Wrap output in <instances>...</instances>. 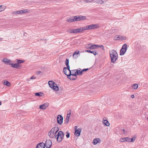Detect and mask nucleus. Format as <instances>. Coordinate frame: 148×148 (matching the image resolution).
<instances>
[{"label":"nucleus","instance_id":"nucleus-1","mask_svg":"<svg viewBox=\"0 0 148 148\" xmlns=\"http://www.w3.org/2000/svg\"><path fill=\"white\" fill-rule=\"evenodd\" d=\"M59 128L55 127L52 128L48 133V135L50 138L56 139L57 141L61 142L64 137V134L62 131H60L56 134L59 131Z\"/></svg>","mask_w":148,"mask_h":148},{"label":"nucleus","instance_id":"nucleus-2","mask_svg":"<svg viewBox=\"0 0 148 148\" xmlns=\"http://www.w3.org/2000/svg\"><path fill=\"white\" fill-rule=\"evenodd\" d=\"M110 54L111 62H114L118 58V54L114 50H112L110 52Z\"/></svg>","mask_w":148,"mask_h":148},{"label":"nucleus","instance_id":"nucleus-3","mask_svg":"<svg viewBox=\"0 0 148 148\" xmlns=\"http://www.w3.org/2000/svg\"><path fill=\"white\" fill-rule=\"evenodd\" d=\"M83 27L84 28V31L85 30L92 29L97 28L99 27V25L98 24H95L89 25Z\"/></svg>","mask_w":148,"mask_h":148},{"label":"nucleus","instance_id":"nucleus-4","mask_svg":"<svg viewBox=\"0 0 148 148\" xmlns=\"http://www.w3.org/2000/svg\"><path fill=\"white\" fill-rule=\"evenodd\" d=\"M48 84L49 87L53 90L56 91L59 90V88L57 84L53 81H49Z\"/></svg>","mask_w":148,"mask_h":148},{"label":"nucleus","instance_id":"nucleus-5","mask_svg":"<svg viewBox=\"0 0 148 148\" xmlns=\"http://www.w3.org/2000/svg\"><path fill=\"white\" fill-rule=\"evenodd\" d=\"M127 49V45L126 44H124L121 48V56L124 55Z\"/></svg>","mask_w":148,"mask_h":148},{"label":"nucleus","instance_id":"nucleus-6","mask_svg":"<svg viewBox=\"0 0 148 148\" xmlns=\"http://www.w3.org/2000/svg\"><path fill=\"white\" fill-rule=\"evenodd\" d=\"M57 121L59 125H61L62 123L63 117L60 115H58L57 116Z\"/></svg>","mask_w":148,"mask_h":148},{"label":"nucleus","instance_id":"nucleus-7","mask_svg":"<svg viewBox=\"0 0 148 148\" xmlns=\"http://www.w3.org/2000/svg\"><path fill=\"white\" fill-rule=\"evenodd\" d=\"M44 145L46 148H50L52 145L51 141L50 140H47Z\"/></svg>","mask_w":148,"mask_h":148},{"label":"nucleus","instance_id":"nucleus-8","mask_svg":"<svg viewBox=\"0 0 148 148\" xmlns=\"http://www.w3.org/2000/svg\"><path fill=\"white\" fill-rule=\"evenodd\" d=\"M2 61L6 64L11 65L12 64L13 62L10 60L9 59L4 58L2 60Z\"/></svg>","mask_w":148,"mask_h":148},{"label":"nucleus","instance_id":"nucleus-9","mask_svg":"<svg viewBox=\"0 0 148 148\" xmlns=\"http://www.w3.org/2000/svg\"><path fill=\"white\" fill-rule=\"evenodd\" d=\"M84 31V30L83 27H82L80 28L75 29V34H77L79 33H82Z\"/></svg>","mask_w":148,"mask_h":148},{"label":"nucleus","instance_id":"nucleus-10","mask_svg":"<svg viewBox=\"0 0 148 148\" xmlns=\"http://www.w3.org/2000/svg\"><path fill=\"white\" fill-rule=\"evenodd\" d=\"M49 106V103H44L42 105L39 106V108L42 110H45Z\"/></svg>","mask_w":148,"mask_h":148},{"label":"nucleus","instance_id":"nucleus-11","mask_svg":"<svg viewBox=\"0 0 148 148\" xmlns=\"http://www.w3.org/2000/svg\"><path fill=\"white\" fill-rule=\"evenodd\" d=\"M11 66L13 68L18 69H20L21 67V65L18 64L17 63H15L14 64L13 62L12 63V64L11 65Z\"/></svg>","mask_w":148,"mask_h":148},{"label":"nucleus","instance_id":"nucleus-12","mask_svg":"<svg viewBox=\"0 0 148 148\" xmlns=\"http://www.w3.org/2000/svg\"><path fill=\"white\" fill-rule=\"evenodd\" d=\"M81 128H79L77 129V130H75V134L77 136H80V133L81 132Z\"/></svg>","mask_w":148,"mask_h":148},{"label":"nucleus","instance_id":"nucleus-13","mask_svg":"<svg viewBox=\"0 0 148 148\" xmlns=\"http://www.w3.org/2000/svg\"><path fill=\"white\" fill-rule=\"evenodd\" d=\"M67 77L68 78L71 80H75L77 78V77H74V76H72L71 74V72L69 73V74L67 75Z\"/></svg>","mask_w":148,"mask_h":148},{"label":"nucleus","instance_id":"nucleus-14","mask_svg":"<svg viewBox=\"0 0 148 148\" xmlns=\"http://www.w3.org/2000/svg\"><path fill=\"white\" fill-rule=\"evenodd\" d=\"M78 54L79 55V51L78 50L75 51L73 54V57L74 59L77 58L78 56Z\"/></svg>","mask_w":148,"mask_h":148},{"label":"nucleus","instance_id":"nucleus-15","mask_svg":"<svg viewBox=\"0 0 148 148\" xmlns=\"http://www.w3.org/2000/svg\"><path fill=\"white\" fill-rule=\"evenodd\" d=\"M100 142V140L99 138H96L94 139L92 143L94 145H96L97 143Z\"/></svg>","mask_w":148,"mask_h":148},{"label":"nucleus","instance_id":"nucleus-16","mask_svg":"<svg viewBox=\"0 0 148 148\" xmlns=\"http://www.w3.org/2000/svg\"><path fill=\"white\" fill-rule=\"evenodd\" d=\"M44 143H39L36 146V148H45Z\"/></svg>","mask_w":148,"mask_h":148},{"label":"nucleus","instance_id":"nucleus-17","mask_svg":"<svg viewBox=\"0 0 148 148\" xmlns=\"http://www.w3.org/2000/svg\"><path fill=\"white\" fill-rule=\"evenodd\" d=\"M99 47L98 45H90L89 47V48L90 49H94L97 48Z\"/></svg>","mask_w":148,"mask_h":148},{"label":"nucleus","instance_id":"nucleus-18","mask_svg":"<svg viewBox=\"0 0 148 148\" xmlns=\"http://www.w3.org/2000/svg\"><path fill=\"white\" fill-rule=\"evenodd\" d=\"M77 69L73 70L71 71V74L72 76L74 77H77Z\"/></svg>","mask_w":148,"mask_h":148},{"label":"nucleus","instance_id":"nucleus-19","mask_svg":"<svg viewBox=\"0 0 148 148\" xmlns=\"http://www.w3.org/2000/svg\"><path fill=\"white\" fill-rule=\"evenodd\" d=\"M76 72L77 76L78 75H82L83 72L82 70L80 69H77Z\"/></svg>","mask_w":148,"mask_h":148},{"label":"nucleus","instance_id":"nucleus-20","mask_svg":"<svg viewBox=\"0 0 148 148\" xmlns=\"http://www.w3.org/2000/svg\"><path fill=\"white\" fill-rule=\"evenodd\" d=\"M66 21L69 22H74L73 16L71 17L68 18Z\"/></svg>","mask_w":148,"mask_h":148},{"label":"nucleus","instance_id":"nucleus-21","mask_svg":"<svg viewBox=\"0 0 148 148\" xmlns=\"http://www.w3.org/2000/svg\"><path fill=\"white\" fill-rule=\"evenodd\" d=\"M74 21H80V18L79 16H73Z\"/></svg>","mask_w":148,"mask_h":148},{"label":"nucleus","instance_id":"nucleus-22","mask_svg":"<svg viewBox=\"0 0 148 148\" xmlns=\"http://www.w3.org/2000/svg\"><path fill=\"white\" fill-rule=\"evenodd\" d=\"M35 95L36 96H38L39 97H42L44 95V94L41 92H36L35 93Z\"/></svg>","mask_w":148,"mask_h":148},{"label":"nucleus","instance_id":"nucleus-23","mask_svg":"<svg viewBox=\"0 0 148 148\" xmlns=\"http://www.w3.org/2000/svg\"><path fill=\"white\" fill-rule=\"evenodd\" d=\"M103 124L107 126H109L110 123L109 122L106 120H103Z\"/></svg>","mask_w":148,"mask_h":148},{"label":"nucleus","instance_id":"nucleus-24","mask_svg":"<svg viewBox=\"0 0 148 148\" xmlns=\"http://www.w3.org/2000/svg\"><path fill=\"white\" fill-rule=\"evenodd\" d=\"M21 11L19 10L18 11H16L13 12L12 13V14L15 15V14H21Z\"/></svg>","mask_w":148,"mask_h":148},{"label":"nucleus","instance_id":"nucleus-25","mask_svg":"<svg viewBox=\"0 0 148 148\" xmlns=\"http://www.w3.org/2000/svg\"><path fill=\"white\" fill-rule=\"evenodd\" d=\"M6 8V6L4 5H0V12L4 10Z\"/></svg>","mask_w":148,"mask_h":148},{"label":"nucleus","instance_id":"nucleus-26","mask_svg":"<svg viewBox=\"0 0 148 148\" xmlns=\"http://www.w3.org/2000/svg\"><path fill=\"white\" fill-rule=\"evenodd\" d=\"M137 136L136 135H134V136L132 137V138H130V142H134L135 141V140Z\"/></svg>","mask_w":148,"mask_h":148},{"label":"nucleus","instance_id":"nucleus-27","mask_svg":"<svg viewBox=\"0 0 148 148\" xmlns=\"http://www.w3.org/2000/svg\"><path fill=\"white\" fill-rule=\"evenodd\" d=\"M85 52H88L90 53H93L94 55H97V52L96 51H92L90 50H86Z\"/></svg>","mask_w":148,"mask_h":148},{"label":"nucleus","instance_id":"nucleus-28","mask_svg":"<svg viewBox=\"0 0 148 148\" xmlns=\"http://www.w3.org/2000/svg\"><path fill=\"white\" fill-rule=\"evenodd\" d=\"M3 84L8 86H10L11 85L10 83L7 80H6V81H4L3 83Z\"/></svg>","mask_w":148,"mask_h":148},{"label":"nucleus","instance_id":"nucleus-29","mask_svg":"<svg viewBox=\"0 0 148 148\" xmlns=\"http://www.w3.org/2000/svg\"><path fill=\"white\" fill-rule=\"evenodd\" d=\"M16 62L17 63L19 64L22 63L24 62V61L21 60H16Z\"/></svg>","mask_w":148,"mask_h":148},{"label":"nucleus","instance_id":"nucleus-30","mask_svg":"<svg viewBox=\"0 0 148 148\" xmlns=\"http://www.w3.org/2000/svg\"><path fill=\"white\" fill-rule=\"evenodd\" d=\"M138 87V85L137 84H134L132 86V88L133 89H136Z\"/></svg>","mask_w":148,"mask_h":148},{"label":"nucleus","instance_id":"nucleus-31","mask_svg":"<svg viewBox=\"0 0 148 148\" xmlns=\"http://www.w3.org/2000/svg\"><path fill=\"white\" fill-rule=\"evenodd\" d=\"M67 69L66 67H64L63 69V71L64 74L66 75L67 76L68 75V74H67Z\"/></svg>","mask_w":148,"mask_h":148},{"label":"nucleus","instance_id":"nucleus-32","mask_svg":"<svg viewBox=\"0 0 148 148\" xmlns=\"http://www.w3.org/2000/svg\"><path fill=\"white\" fill-rule=\"evenodd\" d=\"M95 1L99 4H102L104 3L103 1L102 0H97Z\"/></svg>","mask_w":148,"mask_h":148},{"label":"nucleus","instance_id":"nucleus-33","mask_svg":"<svg viewBox=\"0 0 148 148\" xmlns=\"http://www.w3.org/2000/svg\"><path fill=\"white\" fill-rule=\"evenodd\" d=\"M84 2L85 3H89L91 2H96L94 0H91V1H89L88 0H85L84 1Z\"/></svg>","mask_w":148,"mask_h":148},{"label":"nucleus","instance_id":"nucleus-34","mask_svg":"<svg viewBox=\"0 0 148 148\" xmlns=\"http://www.w3.org/2000/svg\"><path fill=\"white\" fill-rule=\"evenodd\" d=\"M21 14L23 13H25L29 12L28 11L27 9H25L23 10H21Z\"/></svg>","mask_w":148,"mask_h":148},{"label":"nucleus","instance_id":"nucleus-35","mask_svg":"<svg viewBox=\"0 0 148 148\" xmlns=\"http://www.w3.org/2000/svg\"><path fill=\"white\" fill-rule=\"evenodd\" d=\"M67 32L75 34V29L69 30L67 31Z\"/></svg>","mask_w":148,"mask_h":148},{"label":"nucleus","instance_id":"nucleus-36","mask_svg":"<svg viewBox=\"0 0 148 148\" xmlns=\"http://www.w3.org/2000/svg\"><path fill=\"white\" fill-rule=\"evenodd\" d=\"M79 18H80V21L84 20L86 19V17L85 16H79Z\"/></svg>","mask_w":148,"mask_h":148},{"label":"nucleus","instance_id":"nucleus-37","mask_svg":"<svg viewBox=\"0 0 148 148\" xmlns=\"http://www.w3.org/2000/svg\"><path fill=\"white\" fill-rule=\"evenodd\" d=\"M119 36L116 35L114 37V40H120Z\"/></svg>","mask_w":148,"mask_h":148},{"label":"nucleus","instance_id":"nucleus-38","mask_svg":"<svg viewBox=\"0 0 148 148\" xmlns=\"http://www.w3.org/2000/svg\"><path fill=\"white\" fill-rule=\"evenodd\" d=\"M66 66L67 67H66V68L67 69V70H68L67 71L68 72H69V73H70V72H71V71L70 70V66H69V65H67Z\"/></svg>","mask_w":148,"mask_h":148},{"label":"nucleus","instance_id":"nucleus-39","mask_svg":"<svg viewBox=\"0 0 148 148\" xmlns=\"http://www.w3.org/2000/svg\"><path fill=\"white\" fill-rule=\"evenodd\" d=\"M69 118L66 117L65 120V122L66 124H67L69 121Z\"/></svg>","mask_w":148,"mask_h":148},{"label":"nucleus","instance_id":"nucleus-40","mask_svg":"<svg viewBox=\"0 0 148 148\" xmlns=\"http://www.w3.org/2000/svg\"><path fill=\"white\" fill-rule=\"evenodd\" d=\"M69 60L68 59H66L65 64L66 66L69 65Z\"/></svg>","mask_w":148,"mask_h":148},{"label":"nucleus","instance_id":"nucleus-41","mask_svg":"<svg viewBox=\"0 0 148 148\" xmlns=\"http://www.w3.org/2000/svg\"><path fill=\"white\" fill-rule=\"evenodd\" d=\"M126 137L121 138V142L126 141Z\"/></svg>","mask_w":148,"mask_h":148},{"label":"nucleus","instance_id":"nucleus-42","mask_svg":"<svg viewBox=\"0 0 148 148\" xmlns=\"http://www.w3.org/2000/svg\"><path fill=\"white\" fill-rule=\"evenodd\" d=\"M66 136L67 138H68L70 137V133L68 131L66 132Z\"/></svg>","mask_w":148,"mask_h":148},{"label":"nucleus","instance_id":"nucleus-43","mask_svg":"<svg viewBox=\"0 0 148 148\" xmlns=\"http://www.w3.org/2000/svg\"><path fill=\"white\" fill-rule=\"evenodd\" d=\"M126 39V37L125 36H121V40H125Z\"/></svg>","mask_w":148,"mask_h":148},{"label":"nucleus","instance_id":"nucleus-44","mask_svg":"<svg viewBox=\"0 0 148 148\" xmlns=\"http://www.w3.org/2000/svg\"><path fill=\"white\" fill-rule=\"evenodd\" d=\"M130 138L129 137H126V141L128 142H130Z\"/></svg>","mask_w":148,"mask_h":148},{"label":"nucleus","instance_id":"nucleus-45","mask_svg":"<svg viewBox=\"0 0 148 148\" xmlns=\"http://www.w3.org/2000/svg\"><path fill=\"white\" fill-rule=\"evenodd\" d=\"M89 69L88 68H87V69H83V70H82V72H84V71H87L88 70H89Z\"/></svg>","mask_w":148,"mask_h":148},{"label":"nucleus","instance_id":"nucleus-46","mask_svg":"<svg viewBox=\"0 0 148 148\" xmlns=\"http://www.w3.org/2000/svg\"><path fill=\"white\" fill-rule=\"evenodd\" d=\"M100 47V48H101L103 50L104 49V47L102 45H101L100 46H99V47Z\"/></svg>","mask_w":148,"mask_h":148},{"label":"nucleus","instance_id":"nucleus-47","mask_svg":"<svg viewBox=\"0 0 148 148\" xmlns=\"http://www.w3.org/2000/svg\"><path fill=\"white\" fill-rule=\"evenodd\" d=\"M123 134H126L127 133V131L125 130L124 129H123Z\"/></svg>","mask_w":148,"mask_h":148},{"label":"nucleus","instance_id":"nucleus-48","mask_svg":"<svg viewBox=\"0 0 148 148\" xmlns=\"http://www.w3.org/2000/svg\"><path fill=\"white\" fill-rule=\"evenodd\" d=\"M70 114H71V113H70L69 114H67L66 117H68V118H69L70 116Z\"/></svg>","mask_w":148,"mask_h":148},{"label":"nucleus","instance_id":"nucleus-49","mask_svg":"<svg viewBox=\"0 0 148 148\" xmlns=\"http://www.w3.org/2000/svg\"><path fill=\"white\" fill-rule=\"evenodd\" d=\"M41 73V71H38L37 72H36V74L37 75H38L39 74H40V73Z\"/></svg>","mask_w":148,"mask_h":148},{"label":"nucleus","instance_id":"nucleus-50","mask_svg":"<svg viewBox=\"0 0 148 148\" xmlns=\"http://www.w3.org/2000/svg\"><path fill=\"white\" fill-rule=\"evenodd\" d=\"M90 45V44H89L88 45H86L85 47H86V48H89V47H88V46H89Z\"/></svg>","mask_w":148,"mask_h":148},{"label":"nucleus","instance_id":"nucleus-51","mask_svg":"<svg viewBox=\"0 0 148 148\" xmlns=\"http://www.w3.org/2000/svg\"><path fill=\"white\" fill-rule=\"evenodd\" d=\"M77 126H75L74 127V129H75V130H77Z\"/></svg>","mask_w":148,"mask_h":148},{"label":"nucleus","instance_id":"nucleus-52","mask_svg":"<svg viewBox=\"0 0 148 148\" xmlns=\"http://www.w3.org/2000/svg\"><path fill=\"white\" fill-rule=\"evenodd\" d=\"M131 97L132 98H134V95H131Z\"/></svg>","mask_w":148,"mask_h":148},{"label":"nucleus","instance_id":"nucleus-53","mask_svg":"<svg viewBox=\"0 0 148 148\" xmlns=\"http://www.w3.org/2000/svg\"><path fill=\"white\" fill-rule=\"evenodd\" d=\"M33 77H34V76H32V77H31L30 78V79H34L35 78H34Z\"/></svg>","mask_w":148,"mask_h":148},{"label":"nucleus","instance_id":"nucleus-54","mask_svg":"<svg viewBox=\"0 0 148 148\" xmlns=\"http://www.w3.org/2000/svg\"><path fill=\"white\" fill-rule=\"evenodd\" d=\"M1 102L0 101V106L1 105Z\"/></svg>","mask_w":148,"mask_h":148},{"label":"nucleus","instance_id":"nucleus-55","mask_svg":"<svg viewBox=\"0 0 148 148\" xmlns=\"http://www.w3.org/2000/svg\"><path fill=\"white\" fill-rule=\"evenodd\" d=\"M42 40V39H41L40 40Z\"/></svg>","mask_w":148,"mask_h":148}]
</instances>
